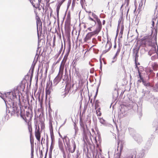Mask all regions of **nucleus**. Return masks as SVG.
<instances>
[{"mask_svg": "<svg viewBox=\"0 0 158 158\" xmlns=\"http://www.w3.org/2000/svg\"><path fill=\"white\" fill-rule=\"evenodd\" d=\"M67 58L68 55H65L64 56L60 66L58 74V76H61V78H62L63 77L64 69V66L67 59Z\"/></svg>", "mask_w": 158, "mask_h": 158, "instance_id": "obj_1", "label": "nucleus"}, {"mask_svg": "<svg viewBox=\"0 0 158 158\" xmlns=\"http://www.w3.org/2000/svg\"><path fill=\"white\" fill-rule=\"evenodd\" d=\"M150 36H145L141 40V45L143 47H145L146 45H150L152 42V39Z\"/></svg>", "mask_w": 158, "mask_h": 158, "instance_id": "obj_2", "label": "nucleus"}, {"mask_svg": "<svg viewBox=\"0 0 158 158\" xmlns=\"http://www.w3.org/2000/svg\"><path fill=\"white\" fill-rule=\"evenodd\" d=\"M92 15L93 17L95 19L98 24V27L96 28L95 31L98 33L100 31L102 28L101 22L100 19L98 18V16L95 13H92Z\"/></svg>", "mask_w": 158, "mask_h": 158, "instance_id": "obj_3", "label": "nucleus"}, {"mask_svg": "<svg viewBox=\"0 0 158 158\" xmlns=\"http://www.w3.org/2000/svg\"><path fill=\"white\" fill-rule=\"evenodd\" d=\"M64 139H65V142L68 148L69 152L72 153H73L76 148V144L74 142L73 145V148L72 149L70 144L69 139L68 138L67 139L66 138H64Z\"/></svg>", "mask_w": 158, "mask_h": 158, "instance_id": "obj_4", "label": "nucleus"}, {"mask_svg": "<svg viewBox=\"0 0 158 158\" xmlns=\"http://www.w3.org/2000/svg\"><path fill=\"white\" fill-rule=\"evenodd\" d=\"M41 132L40 127L38 125L37 130H35V135L36 139L39 142L40 141Z\"/></svg>", "mask_w": 158, "mask_h": 158, "instance_id": "obj_5", "label": "nucleus"}, {"mask_svg": "<svg viewBox=\"0 0 158 158\" xmlns=\"http://www.w3.org/2000/svg\"><path fill=\"white\" fill-rule=\"evenodd\" d=\"M98 33L95 31L91 32L88 33L86 35L84 39V41L86 42L88 40H90L91 37L96 34H98Z\"/></svg>", "mask_w": 158, "mask_h": 158, "instance_id": "obj_6", "label": "nucleus"}, {"mask_svg": "<svg viewBox=\"0 0 158 158\" xmlns=\"http://www.w3.org/2000/svg\"><path fill=\"white\" fill-rule=\"evenodd\" d=\"M88 21L87 22V24L89 26H93L95 25L96 23V20L92 18L90 16H89L88 17Z\"/></svg>", "mask_w": 158, "mask_h": 158, "instance_id": "obj_7", "label": "nucleus"}, {"mask_svg": "<svg viewBox=\"0 0 158 158\" xmlns=\"http://www.w3.org/2000/svg\"><path fill=\"white\" fill-rule=\"evenodd\" d=\"M71 23V15L70 12H69L67 15L66 19L65 21L66 26L69 27Z\"/></svg>", "mask_w": 158, "mask_h": 158, "instance_id": "obj_8", "label": "nucleus"}, {"mask_svg": "<svg viewBox=\"0 0 158 158\" xmlns=\"http://www.w3.org/2000/svg\"><path fill=\"white\" fill-rule=\"evenodd\" d=\"M26 116L27 117V118L26 117H25L24 118L23 117L22 115H21V117L23 118V119L27 123L28 121H30L31 120L32 116L30 114V113L29 112L27 111L26 113Z\"/></svg>", "mask_w": 158, "mask_h": 158, "instance_id": "obj_9", "label": "nucleus"}, {"mask_svg": "<svg viewBox=\"0 0 158 158\" xmlns=\"http://www.w3.org/2000/svg\"><path fill=\"white\" fill-rule=\"evenodd\" d=\"M52 89V84L49 87V85L47 84L46 88V98H47L48 95H50L51 90Z\"/></svg>", "mask_w": 158, "mask_h": 158, "instance_id": "obj_10", "label": "nucleus"}, {"mask_svg": "<svg viewBox=\"0 0 158 158\" xmlns=\"http://www.w3.org/2000/svg\"><path fill=\"white\" fill-rule=\"evenodd\" d=\"M27 123L28 128L30 134V137L31 138L32 136V128L31 123L30 121H28Z\"/></svg>", "mask_w": 158, "mask_h": 158, "instance_id": "obj_11", "label": "nucleus"}, {"mask_svg": "<svg viewBox=\"0 0 158 158\" xmlns=\"http://www.w3.org/2000/svg\"><path fill=\"white\" fill-rule=\"evenodd\" d=\"M50 131L51 139L53 140L54 138V136L53 134L52 124V123L51 122L50 123Z\"/></svg>", "mask_w": 158, "mask_h": 158, "instance_id": "obj_12", "label": "nucleus"}, {"mask_svg": "<svg viewBox=\"0 0 158 158\" xmlns=\"http://www.w3.org/2000/svg\"><path fill=\"white\" fill-rule=\"evenodd\" d=\"M44 1H42V0H38V2L40 4H42L41 5V6L42 7L43 10L44 9V7L45 5V3L47 4V3L49 2V0H44Z\"/></svg>", "mask_w": 158, "mask_h": 158, "instance_id": "obj_13", "label": "nucleus"}, {"mask_svg": "<svg viewBox=\"0 0 158 158\" xmlns=\"http://www.w3.org/2000/svg\"><path fill=\"white\" fill-rule=\"evenodd\" d=\"M74 75L75 76H76L77 78L79 79H80L81 78V76L80 74V73L79 72V69H75Z\"/></svg>", "mask_w": 158, "mask_h": 158, "instance_id": "obj_14", "label": "nucleus"}, {"mask_svg": "<svg viewBox=\"0 0 158 158\" xmlns=\"http://www.w3.org/2000/svg\"><path fill=\"white\" fill-rule=\"evenodd\" d=\"M61 79V76H57L53 80L54 84H55V85H56L60 81Z\"/></svg>", "mask_w": 158, "mask_h": 158, "instance_id": "obj_15", "label": "nucleus"}, {"mask_svg": "<svg viewBox=\"0 0 158 158\" xmlns=\"http://www.w3.org/2000/svg\"><path fill=\"white\" fill-rule=\"evenodd\" d=\"M156 52V46L153 47L148 52V54L151 56L152 54L155 53Z\"/></svg>", "mask_w": 158, "mask_h": 158, "instance_id": "obj_16", "label": "nucleus"}, {"mask_svg": "<svg viewBox=\"0 0 158 158\" xmlns=\"http://www.w3.org/2000/svg\"><path fill=\"white\" fill-rule=\"evenodd\" d=\"M36 25L37 27H38L39 26H41L42 28V22L40 17L38 16H37L36 18Z\"/></svg>", "mask_w": 158, "mask_h": 158, "instance_id": "obj_17", "label": "nucleus"}, {"mask_svg": "<svg viewBox=\"0 0 158 158\" xmlns=\"http://www.w3.org/2000/svg\"><path fill=\"white\" fill-rule=\"evenodd\" d=\"M30 2L32 4L33 6L36 8H39L40 7V3L39 2L38 3H35V2L34 0H30Z\"/></svg>", "mask_w": 158, "mask_h": 158, "instance_id": "obj_18", "label": "nucleus"}, {"mask_svg": "<svg viewBox=\"0 0 158 158\" xmlns=\"http://www.w3.org/2000/svg\"><path fill=\"white\" fill-rule=\"evenodd\" d=\"M80 126H81V127H82L83 129L84 135L85 136L86 134L85 132V126L83 122L82 121L81 118L80 119Z\"/></svg>", "mask_w": 158, "mask_h": 158, "instance_id": "obj_19", "label": "nucleus"}, {"mask_svg": "<svg viewBox=\"0 0 158 158\" xmlns=\"http://www.w3.org/2000/svg\"><path fill=\"white\" fill-rule=\"evenodd\" d=\"M61 4L62 3H59V4L56 6V14L58 18L59 17V10Z\"/></svg>", "mask_w": 158, "mask_h": 158, "instance_id": "obj_20", "label": "nucleus"}, {"mask_svg": "<svg viewBox=\"0 0 158 158\" xmlns=\"http://www.w3.org/2000/svg\"><path fill=\"white\" fill-rule=\"evenodd\" d=\"M121 142V143H120V152H121L123 149V144H124V143L122 141H121L120 140H119V141H118V145H119V144Z\"/></svg>", "mask_w": 158, "mask_h": 158, "instance_id": "obj_21", "label": "nucleus"}, {"mask_svg": "<svg viewBox=\"0 0 158 158\" xmlns=\"http://www.w3.org/2000/svg\"><path fill=\"white\" fill-rule=\"evenodd\" d=\"M59 147H60V150L62 151L63 152V157H64V158H66V155L65 154L64 151V150L63 148V144H62L61 145L60 144L59 145Z\"/></svg>", "mask_w": 158, "mask_h": 158, "instance_id": "obj_22", "label": "nucleus"}, {"mask_svg": "<svg viewBox=\"0 0 158 158\" xmlns=\"http://www.w3.org/2000/svg\"><path fill=\"white\" fill-rule=\"evenodd\" d=\"M135 54V68H137L138 66H137V62L138 60V57H139V54Z\"/></svg>", "mask_w": 158, "mask_h": 158, "instance_id": "obj_23", "label": "nucleus"}, {"mask_svg": "<svg viewBox=\"0 0 158 158\" xmlns=\"http://www.w3.org/2000/svg\"><path fill=\"white\" fill-rule=\"evenodd\" d=\"M135 68L138 70V73H139V76L140 79L141 80V81H143V80H144L143 79L142 76H141V73L139 71V67H138V68L135 67Z\"/></svg>", "mask_w": 158, "mask_h": 158, "instance_id": "obj_24", "label": "nucleus"}, {"mask_svg": "<svg viewBox=\"0 0 158 158\" xmlns=\"http://www.w3.org/2000/svg\"><path fill=\"white\" fill-rule=\"evenodd\" d=\"M143 2L141 1L139 4V5L138 8V10H139V12L141 11L143 7Z\"/></svg>", "mask_w": 158, "mask_h": 158, "instance_id": "obj_25", "label": "nucleus"}, {"mask_svg": "<svg viewBox=\"0 0 158 158\" xmlns=\"http://www.w3.org/2000/svg\"><path fill=\"white\" fill-rule=\"evenodd\" d=\"M129 2L130 0H125L124 3L121 6V9L123 6L125 4H126V6H128L129 5Z\"/></svg>", "mask_w": 158, "mask_h": 158, "instance_id": "obj_26", "label": "nucleus"}, {"mask_svg": "<svg viewBox=\"0 0 158 158\" xmlns=\"http://www.w3.org/2000/svg\"><path fill=\"white\" fill-rule=\"evenodd\" d=\"M140 47L136 48L134 49L133 53L135 54H139V49Z\"/></svg>", "mask_w": 158, "mask_h": 158, "instance_id": "obj_27", "label": "nucleus"}, {"mask_svg": "<svg viewBox=\"0 0 158 158\" xmlns=\"http://www.w3.org/2000/svg\"><path fill=\"white\" fill-rule=\"evenodd\" d=\"M143 82V84L146 87H148L150 86V84L149 83L147 82L146 81L144 80H143L142 81Z\"/></svg>", "mask_w": 158, "mask_h": 158, "instance_id": "obj_28", "label": "nucleus"}, {"mask_svg": "<svg viewBox=\"0 0 158 158\" xmlns=\"http://www.w3.org/2000/svg\"><path fill=\"white\" fill-rule=\"evenodd\" d=\"M100 110V108H99L96 110V114H97V115L98 116H100L102 114V113H101Z\"/></svg>", "mask_w": 158, "mask_h": 158, "instance_id": "obj_29", "label": "nucleus"}, {"mask_svg": "<svg viewBox=\"0 0 158 158\" xmlns=\"http://www.w3.org/2000/svg\"><path fill=\"white\" fill-rule=\"evenodd\" d=\"M100 123L103 124H106V121L102 118H99Z\"/></svg>", "mask_w": 158, "mask_h": 158, "instance_id": "obj_30", "label": "nucleus"}, {"mask_svg": "<svg viewBox=\"0 0 158 158\" xmlns=\"http://www.w3.org/2000/svg\"><path fill=\"white\" fill-rule=\"evenodd\" d=\"M157 19V18H155V19L154 18L152 19V26L153 27H154V25L155 24V22H156Z\"/></svg>", "mask_w": 158, "mask_h": 158, "instance_id": "obj_31", "label": "nucleus"}, {"mask_svg": "<svg viewBox=\"0 0 158 158\" xmlns=\"http://www.w3.org/2000/svg\"><path fill=\"white\" fill-rule=\"evenodd\" d=\"M51 140H52V142H51V145L50 147V150H52L53 148V142L54 141V139L53 140H52V139H51Z\"/></svg>", "mask_w": 158, "mask_h": 158, "instance_id": "obj_32", "label": "nucleus"}, {"mask_svg": "<svg viewBox=\"0 0 158 158\" xmlns=\"http://www.w3.org/2000/svg\"><path fill=\"white\" fill-rule=\"evenodd\" d=\"M70 86H69V87H67V85H66V87L65 88V91L66 93H68L70 91Z\"/></svg>", "mask_w": 158, "mask_h": 158, "instance_id": "obj_33", "label": "nucleus"}, {"mask_svg": "<svg viewBox=\"0 0 158 158\" xmlns=\"http://www.w3.org/2000/svg\"><path fill=\"white\" fill-rule=\"evenodd\" d=\"M123 29H124V27L123 26L122 27H121L120 31V34H121V35H122L123 34Z\"/></svg>", "mask_w": 158, "mask_h": 158, "instance_id": "obj_34", "label": "nucleus"}, {"mask_svg": "<svg viewBox=\"0 0 158 158\" xmlns=\"http://www.w3.org/2000/svg\"><path fill=\"white\" fill-rule=\"evenodd\" d=\"M158 68V65L157 64L155 65L153 67V69L154 70L156 71L157 70Z\"/></svg>", "mask_w": 158, "mask_h": 158, "instance_id": "obj_35", "label": "nucleus"}, {"mask_svg": "<svg viewBox=\"0 0 158 158\" xmlns=\"http://www.w3.org/2000/svg\"><path fill=\"white\" fill-rule=\"evenodd\" d=\"M120 48H118V49L117 51V52H116V56L118 55L119 54L120 52Z\"/></svg>", "mask_w": 158, "mask_h": 158, "instance_id": "obj_36", "label": "nucleus"}, {"mask_svg": "<svg viewBox=\"0 0 158 158\" xmlns=\"http://www.w3.org/2000/svg\"><path fill=\"white\" fill-rule=\"evenodd\" d=\"M86 12L88 13V17L89 16H90V14H91L92 12H91V11H86Z\"/></svg>", "mask_w": 158, "mask_h": 158, "instance_id": "obj_37", "label": "nucleus"}, {"mask_svg": "<svg viewBox=\"0 0 158 158\" xmlns=\"http://www.w3.org/2000/svg\"><path fill=\"white\" fill-rule=\"evenodd\" d=\"M21 87H23V88H22L21 89V90L20 89V90H22V91H24V89L25 88V85H24L23 84H22L21 85Z\"/></svg>", "mask_w": 158, "mask_h": 158, "instance_id": "obj_38", "label": "nucleus"}, {"mask_svg": "<svg viewBox=\"0 0 158 158\" xmlns=\"http://www.w3.org/2000/svg\"><path fill=\"white\" fill-rule=\"evenodd\" d=\"M43 127H44V125L43 123H42L41 124V127L42 128Z\"/></svg>", "mask_w": 158, "mask_h": 158, "instance_id": "obj_39", "label": "nucleus"}, {"mask_svg": "<svg viewBox=\"0 0 158 158\" xmlns=\"http://www.w3.org/2000/svg\"><path fill=\"white\" fill-rule=\"evenodd\" d=\"M38 127H37V125L36 124L35 125V130H37Z\"/></svg>", "mask_w": 158, "mask_h": 158, "instance_id": "obj_40", "label": "nucleus"}, {"mask_svg": "<svg viewBox=\"0 0 158 158\" xmlns=\"http://www.w3.org/2000/svg\"><path fill=\"white\" fill-rule=\"evenodd\" d=\"M62 48H63V45L62 44V46H61V48L60 50V53L62 50Z\"/></svg>", "mask_w": 158, "mask_h": 158, "instance_id": "obj_41", "label": "nucleus"}, {"mask_svg": "<svg viewBox=\"0 0 158 158\" xmlns=\"http://www.w3.org/2000/svg\"><path fill=\"white\" fill-rule=\"evenodd\" d=\"M106 21L105 20H103L102 22V24L104 25Z\"/></svg>", "mask_w": 158, "mask_h": 158, "instance_id": "obj_42", "label": "nucleus"}, {"mask_svg": "<svg viewBox=\"0 0 158 158\" xmlns=\"http://www.w3.org/2000/svg\"><path fill=\"white\" fill-rule=\"evenodd\" d=\"M97 92H98V91L96 92V94L95 96L94 97V100H95V99H96V95H97Z\"/></svg>", "mask_w": 158, "mask_h": 158, "instance_id": "obj_43", "label": "nucleus"}, {"mask_svg": "<svg viewBox=\"0 0 158 158\" xmlns=\"http://www.w3.org/2000/svg\"><path fill=\"white\" fill-rule=\"evenodd\" d=\"M55 40H53V47H54L55 46Z\"/></svg>", "mask_w": 158, "mask_h": 158, "instance_id": "obj_44", "label": "nucleus"}, {"mask_svg": "<svg viewBox=\"0 0 158 158\" xmlns=\"http://www.w3.org/2000/svg\"><path fill=\"white\" fill-rule=\"evenodd\" d=\"M88 30H89L90 31H91L92 30L91 29V27H89L88 28Z\"/></svg>", "mask_w": 158, "mask_h": 158, "instance_id": "obj_45", "label": "nucleus"}, {"mask_svg": "<svg viewBox=\"0 0 158 158\" xmlns=\"http://www.w3.org/2000/svg\"><path fill=\"white\" fill-rule=\"evenodd\" d=\"M114 48H116V44H115V45H114Z\"/></svg>", "mask_w": 158, "mask_h": 158, "instance_id": "obj_46", "label": "nucleus"}, {"mask_svg": "<svg viewBox=\"0 0 158 158\" xmlns=\"http://www.w3.org/2000/svg\"><path fill=\"white\" fill-rule=\"evenodd\" d=\"M52 10L51 9V12H50V16H51V15H52Z\"/></svg>", "mask_w": 158, "mask_h": 158, "instance_id": "obj_47", "label": "nucleus"}, {"mask_svg": "<svg viewBox=\"0 0 158 158\" xmlns=\"http://www.w3.org/2000/svg\"><path fill=\"white\" fill-rule=\"evenodd\" d=\"M92 131L93 132H95L94 131V129H92Z\"/></svg>", "mask_w": 158, "mask_h": 158, "instance_id": "obj_48", "label": "nucleus"}, {"mask_svg": "<svg viewBox=\"0 0 158 158\" xmlns=\"http://www.w3.org/2000/svg\"><path fill=\"white\" fill-rule=\"evenodd\" d=\"M90 102L91 103H92V99L90 101Z\"/></svg>", "mask_w": 158, "mask_h": 158, "instance_id": "obj_49", "label": "nucleus"}, {"mask_svg": "<svg viewBox=\"0 0 158 158\" xmlns=\"http://www.w3.org/2000/svg\"><path fill=\"white\" fill-rule=\"evenodd\" d=\"M64 0H63L60 3H62L64 2Z\"/></svg>", "mask_w": 158, "mask_h": 158, "instance_id": "obj_50", "label": "nucleus"}, {"mask_svg": "<svg viewBox=\"0 0 158 158\" xmlns=\"http://www.w3.org/2000/svg\"><path fill=\"white\" fill-rule=\"evenodd\" d=\"M64 0H63L60 3H62L64 2Z\"/></svg>", "mask_w": 158, "mask_h": 158, "instance_id": "obj_51", "label": "nucleus"}, {"mask_svg": "<svg viewBox=\"0 0 158 158\" xmlns=\"http://www.w3.org/2000/svg\"><path fill=\"white\" fill-rule=\"evenodd\" d=\"M138 65H140L139 63L137 62V66H138Z\"/></svg>", "mask_w": 158, "mask_h": 158, "instance_id": "obj_52", "label": "nucleus"}, {"mask_svg": "<svg viewBox=\"0 0 158 158\" xmlns=\"http://www.w3.org/2000/svg\"><path fill=\"white\" fill-rule=\"evenodd\" d=\"M43 139V138H42V139L41 142V144H42V141Z\"/></svg>", "mask_w": 158, "mask_h": 158, "instance_id": "obj_53", "label": "nucleus"}, {"mask_svg": "<svg viewBox=\"0 0 158 158\" xmlns=\"http://www.w3.org/2000/svg\"><path fill=\"white\" fill-rule=\"evenodd\" d=\"M123 69L125 70V67H124V66H123Z\"/></svg>", "mask_w": 158, "mask_h": 158, "instance_id": "obj_54", "label": "nucleus"}, {"mask_svg": "<svg viewBox=\"0 0 158 158\" xmlns=\"http://www.w3.org/2000/svg\"><path fill=\"white\" fill-rule=\"evenodd\" d=\"M157 77H158V73H157Z\"/></svg>", "mask_w": 158, "mask_h": 158, "instance_id": "obj_55", "label": "nucleus"}, {"mask_svg": "<svg viewBox=\"0 0 158 158\" xmlns=\"http://www.w3.org/2000/svg\"><path fill=\"white\" fill-rule=\"evenodd\" d=\"M157 89H158V88H157Z\"/></svg>", "mask_w": 158, "mask_h": 158, "instance_id": "obj_56", "label": "nucleus"}, {"mask_svg": "<svg viewBox=\"0 0 158 158\" xmlns=\"http://www.w3.org/2000/svg\"><path fill=\"white\" fill-rule=\"evenodd\" d=\"M60 137H61V136H60Z\"/></svg>", "mask_w": 158, "mask_h": 158, "instance_id": "obj_57", "label": "nucleus"}, {"mask_svg": "<svg viewBox=\"0 0 158 158\" xmlns=\"http://www.w3.org/2000/svg\"><path fill=\"white\" fill-rule=\"evenodd\" d=\"M60 137H61V136H60Z\"/></svg>", "mask_w": 158, "mask_h": 158, "instance_id": "obj_58", "label": "nucleus"}]
</instances>
